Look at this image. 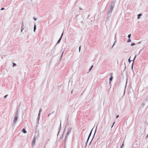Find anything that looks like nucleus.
<instances>
[{
	"mask_svg": "<svg viewBox=\"0 0 148 148\" xmlns=\"http://www.w3.org/2000/svg\"><path fill=\"white\" fill-rule=\"evenodd\" d=\"M80 49H81V46H80V47H79V52H80Z\"/></svg>",
	"mask_w": 148,
	"mask_h": 148,
	"instance_id": "obj_29",
	"label": "nucleus"
},
{
	"mask_svg": "<svg viewBox=\"0 0 148 148\" xmlns=\"http://www.w3.org/2000/svg\"><path fill=\"white\" fill-rule=\"evenodd\" d=\"M135 45V43H132L131 45L132 46H133L134 45Z\"/></svg>",
	"mask_w": 148,
	"mask_h": 148,
	"instance_id": "obj_26",
	"label": "nucleus"
},
{
	"mask_svg": "<svg viewBox=\"0 0 148 148\" xmlns=\"http://www.w3.org/2000/svg\"><path fill=\"white\" fill-rule=\"evenodd\" d=\"M131 41V40L130 39V38H129V39L127 40V42H130Z\"/></svg>",
	"mask_w": 148,
	"mask_h": 148,
	"instance_id": "obj_18",
	"label": "nucleus"
},
{
	"mask_svg": "<svg viewBox=\"0 0 148 148\" xmlns=\"http://www.w3.org/2000/svg\"><path fill=\"white\" fill-rule=\"evenodd\" d=\"M63 33H62V34L61 35V36L60 38L59 39V40L57 41V42L56 43V44L57 45L60 42V41H61V40L62 36H63Z\"/></svg>",
	"mask_w": 148,
	"mask_h": 148,
	"instance_id": "obj_4",
	"label": "nucleus"
},
{
	"mask_svg": "<svg viewBox=\"0 0 148 148\" xmlns=\"http://www.w3.org/2000/svg\"><path fill=\"white\" fill-rule=\"evenodd\" d=\"M21 131L23 132L25 134L27 133V131L25 130V129H23Z\"/></svg>",
	"mask_w": 148,
	"mask_h": 148,
	"instance_id": "obj_10",
	"label": "nucleus"
},
{
	"mask_svg": "<svg viewBox=\"0 0 148 148\" xmlns=\"http://www.w3.org/2000/svg\"><path fill=\"white\" fill-rule=\"evenodd\" d=\"M130 57L128 59V62L130 63L132 61L130 60Z\"/></svg>",
	"mask_w": 148,
	"mask_h": 148,
	"instance_id": "obj_24",
	"label": "nucleus"
},
{
	"mask_svg": "<svg viewBox=\"0 0 148 148\" xmlns=\"http://www.w3.org/2000/svg\"><path fill=\"white\" fill-rule=\"evenodd\" d=\"M33 19H34V20H35V21L36 20V19H37L36 18H35V17H34V18H33Z\"/></svg>",
	"mask_w": 148,
	"mask_h": 148,
	"instance_id": "obj_27",
	"label": "nucleus"
},
{
	"mask_svg": "<svg viewBox=\"0 0 148 148\" xmlns=\"http://www.w3.org/2000/svg\"><path fill=\"white\" fill-rule=\"evenodd\" d=\"M72 129V128L69 127L68 128L67 130V131L66 134V137L65 138V139H66V138L67 137L69 136V134L71 132V130Z\"/></svg>",
	"mask_w": 148,
	"mask_h": 148,
	"instance_id": "obj_2",
	"label": "nucleus"
},
{
	"mask_svg": "<svg viewBox=\"0 0 148 148\" xmlns=\"http://www.w3.org/2000/svg\"><path fill=\"white\" fill-rule=\"evenodd\" d=\"M7 96H8V95H5L4 97V98H6L7 97Z\"/></svg>",
	"mask_w": 148,
	"mask_h": 148,
	"instance_id": "obj_32",
	"label": "nucleus"
},
{
	"mask_svg": "<svg viewBox=\"0 0 148 148\" xmlns=\"http://www.w3.org/2000/svg\"><path fill=\"white\" fill-rule=\"evenodd\" d=\"M141 15H142L140 14H138V16H137V18L138 19H139L140 18V16H141Z\"/></svg>",
	"mask_w": 148,
	"mask_h": 148,
	"instance_id": "obj_12",
	"label": "nucleus"
},
{
	"mask_svg": "<svg viewBox=\"0 0 148 148\" xmlns=\"http://www.w3.org/2000/svg\"><path fill=\"white\" fill-rule=\"evenodd\" d=\"M93 65H92L90 67V68L89 69V71H90V70H91L92 69V68L93 67Z\"/></svg>",
	"mask_w": 148,
	"mask_h": 148,
	"instance_id": "obj_15",
	"label": "nucleus"
},
{
	"mask_svg": "<svg viewBox=\"0 0 148 148\" xmlns=\"http://www.w3.org/2000/svg\"><path fill=\"white\" fill-rule=\"evenodd\" d=\"M125 69H124V70L125 69L126 67V65H125Z\"/></svg>",
	"mask_w": 148,
	"mask_h": 148,
	"instance_id": "obj_39",
	"label": "nucleus"
},
{
	"mask_svg": "<svg viewBox=\"0 0 148 148\" xmlns=\"http://www.w3.org/2000/svg\"><path fill=\"white\" fill-rule=\"evenodd\" d=\"M136 56H135V57H134V58L133 60H132V61H133V62H134V60L136 58Z\"/></svg>",
	"mask_w": 148,
	"mask_h": 148,
	"instance_id": "obj_21",
	"label": "nucleus"
},
{
	"mask_svg": "<svg viewBox=\"0 0 148 148\" xmlns=\"http://www.w3.org/2000/svg\"><path fill=\"white\" fill-rule=\"evenodd\" d=\"M24 29V28H23V27H21V32H22L23 30Z\"/></svg>",
	"mask_w": 148,
	"mask_h": 148,
	"instance_id": "obj_19",
	"label": "nucleus"
},
{
	"mask_svg": "<svg viewBox=\"0 0 148 148\" xmlns=\"http://www.w3.org/2000/svg\"><path fill=\"white\" fill-rule=\"evenodd\" d=\"M16 64L14 63H13V66H16Z\"/></svg>",
	"mask_w": 148,
	"mask_h": 148,
	"instance_id": "obj_28",
	"label": "nucleus"
},
{
	"mask_svg": "<svg viewBox=\"0 0 148 148\" xmlns=\"http://www.w3.org/2000/svg\"><path fill=\"white\" fill-rule=\"evenodd\" d=\"M42 111V109H40L39 110V113H38V114H40V112Z\"/></svg>",
	"mask_w": 148,
	"mask_h": 148,
	"instance_id": "obj_14",
	"label": "nucleus"
},
{
	"mask_svg": "<svg viewBox=\"0 0 148 148\" xmlns=\"http://www.w3.org/2000/svg\"><path fill=\"white\" fill-rule=\"evenodd\" d=\"M61 129V123H60V127H59V130H60Z\"/></svg>",
	"mask_w": 148,
	"mask_h": 148,
	"instance_id": "obj_22",
	"label": "nucleus"
},
{
	"mask_svg": "<svg viewBox=\"0 0 148 148\" xmlns=\"http://www.w3.org/2000/svg\"><path fill=\"white\" fill-rule=\"evenodd\" d=\"M18 110L17 111V112L15 116L14 117V120L13 121V125L14 126L16 124L17 121L18 119Z\"/></svg>",
	"mask_w": 148,
	"mask_h": 148,
	"instance_id": "obj_1",
	"label": "nucleus"
},
{
	"mask_svg": "<svg viewBox=\"0 0 148 148\" xmlns=\"http://www.w3.org/2000/svg\"><path fill=\"white\" fill-rule=\"evenodd\" d=\"M92 140H91V141L90 142V143H89V145H90V144H91V143L92 141Z\"/></svg>",
	"mask_w": 148,
	"mask_h": 148,
	"instance_id": "obj_35",
	"label": "nucleus"
},
{
	"mask_svg": "<svg viewBox=\"0 0 148 148\" xmlns=\"http://www.w3.org/2000/svg\"><path fill=\"white\" fill-rule=\"evenodd\" d=\"M94 136H93V138H93L94 137Z\"/></svg>",
	"mask_w": 148,
	"mask_h": 148,
	"instance_id": "obj_44",
	"label": "nucleus"
},
{
	"mask_svg": "<svg viewBox=\"0 0 148 148\" xmlns=\"http://www.w3.org/2000/svg\"><path fill=\"white\" fill-rule=\"evenodd\" d=\"M148 137V134H147V136H146V138H147Z\"/></svg>",
	"mask_w": 148,
	"mask_h": 148,
	"instance_id": "obj_40",
	"label": "nucleus"
},
{
	"mask_svg": "<svg viewBox=\"0 0 148 148\" xmlns=\"http://www.w3.org/2000/svg\"><path fill=\"white\" fill-rule=\"evenodd\" d=\"M119 117V116L118 115H117L116 116V118H117Z\"/></svg>",
	"mask_w": 148,
	"mask_h": 148,
	"instance_id": "obj_38",
	"label": "nucleus"
},
{
	"mask_svg": "<svg viewBox=\"0 0 148 148\" xmlns=\"http://www.w3.org/2000/svg\"><path fill=\"white\" fill-rule=\"evenodd\" d=\"M4 10V8H2L1 9V10Z\"/></svg>",
	"mask_w": 148,
	"mask_h": 148,
	"instance_id": "obj_34",
	"label": "nucleus"
},
{
	"mask_svg": "<svg viewBox=\"0 0 148 148\" xmlns=\"http://www.w3.org/2000/svg\"><path fill=\"white\" fill-rule=\"evenodd\" d=\"M114 123H115V122H114L112 126H111V128H112V127H113V126L114 125Z\"/></svg>",
	"mask_w": 148,
	"mask_h": 148,
	"instance_id": "obj_33",
	"label": "nucleus"
},
{
	"mask_svg": "<svg viewBox=\"0 0 148 148\" xmlns=\"http://www.w3.org/2000/svg\"><path fill=\"white\" fill-rule=\"evenodd\" d=\"M112 79H113V78H112V77H111L110 78V79H109V80H110V82L112 80Z\"/></svg>",
	"mask_w": 148,
	"mask_h": 148,
	"instance_id": "obj_13",
	"label": "nucleus"
},
{
	"mask_svg": "<svg viewBox=\"0 0 148 148\" xmlns=\"http://www.w3.org/2000/svg\"><path fill=\"white\" fill-rule=\"evenodd\" d=\"M23 27V22H22L21 24V27Z\"/></svg>",
	"mask_w": 148,
	"mask_h": 148,
	"instance_id": "obj_25",
	"label": "nucleus"
},
{
	"mask_svg": "<svg viewBox=\"0 0 148 148\" xmlns=\"http://www.w3.org/2000/svg\"><path fill=\"white\" fill-rule=\"evenodd\" d=\"M114 6H111V5H110V8H111V9H113L114 8Z\"/></svg>",
	"mask_w": 148,
	"mask_h": 148,
	"instance_id": "obj_16",
	"label": "nucleus"
},
{
	"mask_svg": "<svg viewBox=\"0 0 148 148\" xmlns=\"http://www.w3.org/2000/svg\"><path fill=\"white\" fill-rule=\"evenodd\" d=\"M35 142H36V140H35V137H34L33 138L32 141V145L33 146H34L35 144Z\"/></svg>",
	"mask_w": 148,
	"mask_h": 148,
	"instance_id": "obj_3",
	"label": "nucleus"
},
{
	"mask_svg": "<svg viewBox=\"0 0 148 148\" xmlns=\"http://www.w3.org/2000/svg\"><path fill=\"white\" fill-rule=\"evenodd\" d=\"M40 114H38V116L37 118V120L38 122V123L39 121L40 118Z\"/></svg>",
	"mask_w": 148,
	"mask_h": 148,
	"instance_id": "obj_8",
	"label": "nucleus"
},
{
	"mask_svg": "<svg viewBox=\"0 0 148 148\" xmlns=\"http://www.w3.org/2000/svg\"><path fill=\"white\" fill-rule=\"evenodd\" d=\"M144 47V46H143V48H142V49H143Z\"/></svg>",
	"mask_w": 148,
	"mask_h": 148,
	"instance_id": "obj_42",
	"label": "nucleus"
},
{
	"mask_svg": "<svg viewBox=\"0 0 148 148\" xmlns=\"http://www.w3.org/2000/svg\"><path fill=\"white\" fill-rule=\"evenodd\" d=\"M123 145H124V144H123V143L122 144V145L121 146V148H122V147H123Z\"/></svg>",
	"mask_w": 148,
	"mask_h": 148,
	"instance_id": "obj_31",
	"label": "nucleus"
},
{
	"mask_svg": "<svg viewBox=\"0 0 148 148\" xmlns=\"http://www.w3.org/2000/svg\"><path fill=\"white\" fill-rule=\"evenodd\" d=\"M92 130H91L89 134V135L88 136V139H87V141H86V146L87 145V142L88 141V140L90 138V137L91 135V132H92Z\"/></svg>",
	"mask_w": 148,
	"mask_h": 148,
	"instance_id": "obj_5",
	"label": "nucleus"
},
{
	"mask_svg": "<svg viewBox=\"0 0 148 148\" xmlns=\"http://www.w3.org/2000/svg\"><path fill=\"white\" fill-rule=\"evenodd\" d=\"M113 9L110 8L108 12V14H111L112 11Z\"/></svg>",
	"mask_w": 148,
	"mask_h": 148,
	"instance_id": "obj_7",
	"label": "nucleus"
},
{
	"mask_svg": "<svg viewBox=\"0 0 148 148\" xmlns=\"http://www.w3.org/2000/svg\"><path fill=\"white\" fill-rule=\"evenodd\" d=\"M72 92H73V90H72V91H71V93L72 94Z\"/></svg>",
	"mask_w": 148,
	"mask_h": 148,
	"instance_id": "obj_41",
	"label": "nucleus"
},
{
	"mask_svg": "<svg viewBox=\"0 0 148 148\" xmlns=\"http://www.w3.org/2000/svg\"><path fill=\"white\" fill-rule=\"evenodd\" d=\"M133 64H134V62H133L132 64V70L133 71Z\"/></svg>",
	"mask_w": 148,
	"mask_h": 148,
	"instance_id": "obj_20",
	"label": "nucleus"
},
{
	"mask_svg": "<svg viewBox=\"0 0 148 148\" xmlns=\"http://www.w3.org/2000/svg\"><path fill=\"white\" fill-rule=\"evenodd\" d=\"M63 53V52H62V54L61 55V58H62V56Z\"/></svg>",
	"mask_w": 148,
	"mask_h": 148,
	"instance_id": "obj_36",
	"label": "nucleus"
},
{
	"mask_svg": "<svg viewBox=\"0 0 148 148\" xmlns=\"http://www.w3.org/2000/svg\"><path fill=\"white\" fill-rule=\"evenodd\" d=\"M50 115V114H49L48 115V116H49Z\"/></svg>",
	"mask_w": 148,
	"mask_h": 148,
	"instance_id": "obj_43",
	"label": "nucleus"
},
{
	"mask_svg": "<svg viewBox=\"0 0 148 148\" xmlns=\"http://www.w3.org/2000/svg\"><path fill=\"white\" fill-rule=\"evenodd\" d=\"M141 43V41H140V42H139L138 43V44H140V43Z\"/></svg>",
	"mask_w": 148,
	"mask_h": 148,
	"instance_id": "obj_37",
	"label": "nucleus"
},
{
	"mask_svg": "<svg viewBox=\"0 0 148 148\" xmlns=\"http://www.w3.org/2000/svg\"><path fill=\"white\" fill-rule=\"evenodd\" d=\"M115 42H114V44H113V45H112V48H113V46L114 45H115Z\"/></svg>",
	"mask_w": 148,
	"mask_h": 148,
	"instance_id": "obj_30",
	"label": "nucleus"
},
{
	"mask_svg": "<svg viewBox=\"0 0 148 148\" xmlns=\"http://www.w3.org/2000/svg\"><path fill=\"white\" fill-rule=\"evenodd\" d=\"M131 34H129L127 37H128V38H130V37H131Z\"/></svg>",
	"mask_w": 148,
	"mask_h": 148,
	"instance_id": "obj_17",
	"label": "nucleus"
},
{
	"mask_svg": "<svg viewBox=\"0 0 148 148\" xmlns=\"http://www.w3.org/2000/svg\"><path fill=\"white\" fill-rule=\"evenodd\" d=\"M40 114H38V116L37 118V120L38 122V123L39 121L40 118Z\"/></svg>",
	"mask_w": 148,
	"mask_h": 148,
	"instance_id": "obj_9",
	"label": "nucleus"
},
{
	"mask_svg": "<svg viewBox=\"0 0 148 148\" xmlns=\"http://www.w3.org/2000/svg\"><path fill=\"white\" fill-rule=\"evenodd\" d=\"M109 16H108L107 17L106 19L107 21H108L109 20Z\"/></svg>",
	"mask_w": 148,
	"mask_h": 148,
	"instance_id": "obj_23",
	"label": "nucleus"
},
{
	"mask_svg": "<svg viewBox=\"0 0 148 148\" xmlns=\"http://www.w3.org/2000/svg\"><path fill=\"white\" fill-rule=\"evenodd\" d=\"M44 148H45V147H44Z\"/></svg>",
	"mask_w": 148,
	"mask_h": 148,
	"instance_id": "obj_45",
	"label": "nucleus"
},
{
	"mask_svg": "<svg viewBox=\"0 0 148 148\" xmlns=\"http://www.w3.org/2000/svg\"><path fill=\"white\" fill-rule=\"evenodd\" d=\"M116 2L115 0L112 1L110 5L114 6L115 3Z\"/></svg>",
	"mask_w": 148,
	"mask_h": 148,
	"instance_id": "obj_6",
	"label": "nucleus"
},
{
	"mask_svg": "<svg viewBox=\"0 0 148 148\" xmlns=\"http://www.w3.org/2000/svg\"><path fill=\"white\" fill-rule=\"evenodd\" d=\"M36 29V25L35 24L34 25V31L35 32V30Z\"/></svg>",
	"mask_w": 148,
	"mask_h": 148,
	"instance_id": "obj_11",
	"label": "nucleus"
}]
</instances>
